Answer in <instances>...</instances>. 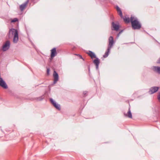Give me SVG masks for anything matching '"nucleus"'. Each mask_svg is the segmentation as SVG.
Listing matches in <instances>:
<instances>
[{
  "mask_svg": "<svg viewBox=\"0 0 160 160\" xmlns=\"http://www.w3.org/2000/svg\"><path fill=\"white\" fill-rule=\"evenodd\" d=\"M157 63H160V58L158 60L157 62Z\"/></svg>",
  "mask_w": 160,
  "mask_h": 160,
  "instance_id": "21",
  "label": "nucleus"
},
{
  "mask_svg": "<svg viewBox=\"0 0 160 160\" xmlns=\"http://www.w3.org/2000/svg\"><path fill=\"white\" fill-rule=\"evenodd\" d=\"M50 100L51 102L53 105L58 110H60V105L56 103L53 100V99L51 98L50 99Z\"/></svg>",
  "mask_w": 160,
  "mask_h": 160,
  "instance_id": "7",
  "label": "nucleus"
},
{
  "mask_svg": "<svg viewBox=\"0 0 160 160\" xmlns=\"http://www.w3.org/2000/svg\"><path fill=\"white\" fill-rule=\"evenodd\" d=\"M125 116H127L129 118H132V114L131 112V111L130 110V108H129L128 111V114H126Z\"/></svg>",
  "mask_w": 160,
  "mask_h": 160,
  "instance_id": "15",
  "label": "nucleus"
},
{
  "mask_svg": "<svg viewBox=\"0 0 160 160\" xmlns=\"http://www.w3.org/2000/svg\"><path fill=\"white\" fill-rule=\"evenodd\" d=\"M109 44L108 46V48L107 51L106 52L105 54L103 55V57L104 58L107 57L109 53H110V50L111 48L112 47L114 43L113 38L112 37L110 36L109 38Z\"/></svg>",
  "mask_w": 160,
  "mask_h": 160,
  "instance_id": "3",
  "label": "nucleus"
},
{
  "mask_svg": "<svg viewBox=\"0 0 160 160\" xmlns=\"http://www.w3.org/2000/svg\"><path fill=\"white\" fill-rule=\"evenodd\" d=\"M29 1H27L24 3L22 4L20 6V9L21 11H22L26 8L27 4L28 2Z\"/></svg>",
  "mask_w": 160,
  "mask_h": 160,
  "instance_id": "10",
  "label": "nucleus"
},
{
  "mask_svg": "<svg viewBox=\"0 0 160 160\" xmlns=\"http://www.w3.org/2000/svg\"><path fill=\"white\" fill-rule=\"evenodd\" d=\"M51 58L52 59L54 57L56 56L57 55L56 49L55 48H53L51 50Z\"/></svg>",
  "mask_w": 160,
  "mask_h": 160,
  "instance_id": "9",
  "label": "nucleus"
},
{
  "mask_svg": "<svg viewBox=\"0 0 160 160\" xmlns=\"http://www.w3.org/2000/svg\"><path fill=\"white\" fill-rule=\"evenodd\" d=\"M112 25L114 28V30L116 31H118L119 30V26L117 24L115 23L114 22H112Z\"/></svg>",
  "mask_w": 160,
  "mask_h": 160,
  "instance_id": "12",
  "label": "nucleus"
},
{
  "mask_svg": "<svg viewBox=\"0 0 160 160\" xmlns=\"http://www.w3.org/2000/svg\"><path fill=\"white\" fill-rule=\"evenodd\" d=\"M41 99H39V100H42L43 98H44V97L43 96H42L41 97Z\"/></svg>",
  "mask_w": 160,
  "mask_h": 160,
  "instance_id": "22",
  "label": "nucleus"
},
{
  "mask_svg": "<svg viewBox=\"0 0 160 160\" xmlns=\"http://www.w3.org/2000/svg\"><path fill=\"white\" fill-rule=\"evenodd\" d=\"M13 36V42L15 43L18 42V33L17 30L14 28L10 29L8 33V37L10 38Z\"/></svg>",
  "mask_w": 160,
  "mask_h": 160,
  "instance_id": "1",
  "label": "nucleus"
},
{
  "mask_svg": "<svg viewBox=\"0 0 160 160\" xmlns=\"http://www.w3.org/2000/svg\"><path fill=\"white\" fill-rule=\"evenodd\" d=\"M116 9H117L118 14L120 16V17L121 18H123L122 12L120 8L118 6H116Z\"/></svg>",
  "mask_w": 160,
  "mask_h": 160,
  "instance_id": "11",
  "label": "nucleus"
},
{
  "mask_svg": "<svg viewBox=\"0 0 160 160\" xmlns=\"http://www.w3.org/2000/svg\"><path fill=\"white\" fill-rule=\"evenodd\" d=\"M18 21V19L17 18H14L12 20V22H15Z\"/></svg>",
  "mask_w": 160,
  "mask_h": 160,
  "instance_id": "16",
  "label": "nucleus"
},
{
  "mask_svg": "<svg viewBox=\"0 0 160 160\" xmlns=\"http://www.w3.org/2000/svg\"><path fill=\"white\" fill-rule=\"evenodd\" d=\"M88 54L91 57L92 59H93V58H96L94 60L93 62L96 65V69L98 70V68L99 65L100 63L99 60L98 58L96 57L95 54L92 52L89 51L88 53Z\"/></svg>",
  "mask_w": 160,
  "mask_h": 160,
  "instance_id": "4",
  "label": "nucleus"
},
{
  "mask_svg": "<svg viewBox=\"0 0 160 160\" xmlns=\"http://www.w3.org/2000/svg\"><path fill=\"white\" fill-rule=\"evenodd\" d=\"M158 99L159 102H160V93L158 96Z\"/></svg>",
  "mask_w": 160,
  "mask_h": 160,
  "instance_id": "17",
  "label": "nucleus"
},
{
  "mask_svg": "<svg viewBox=\"0 0 160 160\" xmlns=\"http://www.w3.org/2000/svg\"><path fill=\"white\" fill-rule=\"evenodd\" d=\"M131 22L133 29H139L141 28V25L137 18L132 16L131 17Z\"/></svg>",
  "mask_w": 160,
  "mask_h": 160,
  "instance_id": "2",
  "label": "nucleus"
},
{
  "mask_svg": "<svg viewBox=\"0 0 160 160\" xmlns=\"http://www.w3.org/2000/svg\"><path fill=\"white\" fill-rule=\"evenodd\" d=\"M54 77L53 84H55L58 80V75L56 71H54L53 73Z\"/></svg>",
  "mask_w": 160,
  "mask_h": 160,
  "instance_id": "8",
  "label": "nucleus"
},
{
  "mask_svg": "<svg viewBox=\"0 0 160 160\" xmlns=\"http://www.w3.org/2000/svg\"><path fill=\"white\" fill-rule=\"evenodd\" d=\"M87 92L86 91H85L83 92V94L85 95H86L87 94Z\"/></svg>",
  "mask_w": 160,
  "mask_h": 160,
  "instance_id": "18",
  "label": "nucleus"
},
{
  "mask_svg": "<svg viewBox=\"0 0 160 160\" xmlns=\"http://www.w3.org/2000/svg\"><path fill=\"white\" fill-rule=\"evenodd\" d=\"M49 69H47V73L48 74H49Z\"/></svg>",
  "mask_w": 160,
  "mask_h": 160,
  "instance_id": "19",
  "label": "nucleus"
},
{
  "mask_svg": "<svg viewBox=\"0 0 160 160\" xmlns=\"http://www.w3.org/2000/svg\"><path fill=\"white\" fill-rule=\"evenodd\" d=\"M123 18L124 21L126 23H129L131 22V19H130L129 17H127V15H125L124 17H123Z\"/></svg>",
  "mask_w": 160,
  "mask_h": 160,
  "instance_id": "14",
  "label": "nucleus"
},
{
  "mask_svg": "<svg viewBox=\"0 0 160 160\" xmlns=\"http://www.w3.org/2000/svg\"><path fill=\"white\" fill-rule=\"evenodd\" d=\"M76 55H78V56H79V58H80L83 59V58H82V56L81 55H77V54H76Z\"/></svg>",
  "mask_w": 160,
  "mask_h": 160,
  "instance_id": "20",
  "label": "nucleus"
},
{
  "mask_svg": "<svg viewBox=\"0 0 160 160\" xmlns=\"http://www.w3.org/2000/svg\"><path fill=\"white\" fill-rule=\"evenodd\" d=\"M153 70L159 74H160V67L157 66H153Z\"/></svg>",
  "mask_w": 160,
  "mask_h": 160,
  "instance_id": "13",
  "label": "nucleus"
},
{
  "mask_svg": "<svg viewBox=\"0 0 160 160\" xmlns=\"http://www.w3.org/2000/svg\"><path fill=\"white\" fill-rule=\"evenodd\" d=\"M159 88L158 87H153L150 88L149 93L150 94H152L157 92Z\"/></svg>",
  "mask_w": 160,
  "mask_h": 160,
  "instance_id": "6",
  "label": "nucleus"
},
{
  "mask_svg": "<svg viewBox=\"0 0 160 160\" xmlns=\"http://www.w3.org/2000/svg\"><path fill=\"white\" fill-rule=\"evenodd\" d=\"M10 47V42L9 41H6L2 47V50L6 51L9 49Z\"/></svg>",
  "mask_w": 160,
  "mask_h": 160,
  "instance_id": "5",
  "label": "nucleus"
}]
</instances>
